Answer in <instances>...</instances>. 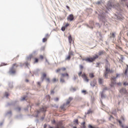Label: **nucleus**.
I'll list each match as a JSON object with an SVG mask.
<instances>
[{"label": "nucleus", "mask_w": 128, "mask_h": 128, "mask_svg": "<svg viewBox=\"0 0 128 128\" xmlns=\"http://www.w3.org/2000/svg\"><path fill=\"white\" fill-rule=\"evenodd\" d=\"M14 68H18V64L14 63L12 64V68L10 69L9 74H16V70Z\"/></svg>", "instance_id": "20e7f679"}, {"label": "nucleus", "mask_w": 128, "mask_h": 128, "mask_svg": "<svg viewBox=\"0 0 128 128\" xmlns=\"http://www.w3.org/2000/svg\"><path fill=\"white\" fill-rule=\"evenodd\" d=\"M96 80H94L90 83L91 86H92L93 88L94 86H96Z\"/></svg>", "instance_id": "1a4fd4ad"}, {"label": "nucleus", "mask_w": 128, "mask_h": 128, "mask_svg": "<svg viewBox=\"0 0 128 128\" xmlns=\"http://www.w3.org/2000/svg\"><path fill=\"white\" fill-rule=\"evenodd\" d=\"M122 120L124 121V118L122 117Z\"/></svg>", "instance_id": "4d7b16f0"}, {"label": "nucleus", "mask_w": 128, "mask_h": 128, "mask_svg": "<svg viewBox=\"0 0 128 128\" xmlns=\"http://www.w3.org/2000/svg\"><path fill=\"white\" fill-rule=\"evenodd\" d=\"M98 82L99 84H102V82H104V80H102V79L99 78H98Z\"/></svg>", "instance_id": "412c9836"}, {"label": "nucleus", "mask_w": 128, "mask_h": 128, "mask_svg": "<svg viewBox=\"0 0 128 128\" xmlns=\"http://www.w3.org/2000/svg\"><path fill=\"white\" fill-rule=\"evenodd\" d=\"M74 124H78V119L74 120Z\"/></svg>", "instance_id": "cd10ccee"}, {"label": "nucleus", "mask_w": 128, "mask_h": 128, "mask_svg": "<svg viewBox=\"0 0 128 128\" xmlns=\"http://www.w3.org/2000/svg\"><path fill=\"white\" fill-rule=\"evenodd\" d=\"M17 110H18V112H20V108H17Z\"/></svg>", "instance_id": "49530a36"}, {"label": "nucleus", "mask_w": 128, "mask_h": 128, "mask_svg": "<svg viewBox=\"0 0 128 128\" xmlns=\"http://www.w3.org/2000/svg\"><path fill=\"white\" fill-rule=\"evenodd\" d=\"M105 52H106L102 50V51H100L98 54V56H102V54H104Z\"/></svg>", "instance_id": "2eb2a0df"}, {"label": "nucleus", "mask_w": 128, "mask_h": 128, "mask_svg": "<svg viewBox=\"0 0 128 128\" xmlns=\"http://www.w3.org/2000/svg\"><path fill=\"white\" fill-rule=\"evenodd\" d=\"M46 40H48V38H44L42 39V42H46Z\"/></svg>", "instance_id": "bb28decb"}, {"label": "nucleus", "mask_w": 128, "mask_h": 128, "mask_svg": "<svg viewBox=\"0 0 128 128\" xmlns=\"http://www.w3.org/2000/svg\"><path fill=\"white\" fill-rule=\"evenodd\" d=\"M66 27H64V26H62V28H61V30H62V32H64V30H66Z\"/></svg>", "instance_id": "c756f323"}, {"label": "nucleus", "mask_w": 128, "mask_h": 128, "mask_svg": "<svg viewBox=\"0 0 128 128\" xmlns=\"http://www.w3.org/2000/svg\"><path fill=\"white\" fill-rule=\"evenodd\" d=\"M81 124H82L83 128H86V122H82Z\"/></svg>", "instance_id": "a878e982"}, {"label": "nucleus", "mask_w": 128, "mask_h": 128, "mask_svg": "<svg viewBox=\"0 0 128 128\" xmlns=\"http://www.w3.org/2000/svg\"><path fill=\"white\" fill-rule=\"evenodd\" d=\"M50 94H54V90H51Z\"/></svg>", "instance_id": "58836bf2"}, {"label": "nucleus", "mask_w": 128, "mask_h": 128, "mask_svg": "<svg viewBox=\"0 0 128 128\" xmlns=\"http://www.w3.org/2000/svg\"><path fill=\"white\" fill-rule=\"evenodd\" d=\"M32 58H34V56H32V54L30 55L28 57H27V60H30Z\"/></svg>", "instance_id": "dca6fc26"}, {"label": "nucleus", "mask_w": 128, "mask_h": 128, "mask_svg": "<svg viewBox=\"0 0 128 128\" xmlns=\"http://www.w3.org/2000/svg\"><path fill=\"white\" fill-rule=\"evenodd\" d=\"M82 94H86V90H82Z\"/></svg>", "instance_id": "c03bdc74"}, {"label": "nucleus", "mask_w": 128, "mask_h": 128, "mask_svg": "<svg viewBox=\"0 0 128 128\" xmlns=\"http://www.w3.org/2000/svg\"><path fill=\"white\" fill-rule=\"evenodd\" d=\"M72 100V98H69L67 100V102L66 104H63L62 106H60L61 110H66V108H68L70 106V102Z\"/></svg>", "instance_id": "7ed1b4c3"}, {"label": "nucleus", "mask_w": 128, "mask_h": 128, "mask_svg": "<svg viewBox=\"0 0 128 128\" xmlns=\"http://www.w3.org/2000/svg\"><path fill=\"white\" fill-rule=\"evenodd\" d=\"M42 81L44 80V79L46 78V73H43L42 74Z\"/></svg>", "instance_id": "5701e85b"}, {"label": "nucleus", "mask_w": 128, "mask_h": 128, "mask_svg": "<svg viewBox=\"0 0 128 128\" xmlns=\"http://www.w3.org/2000/svg\"><path fill=\"white\" fill-rule=\"evenodd\" d=\"M124 86H126V85H128V84H126V82H124Z\"/></svg>", "instance_id": "8fccbe9b"}, {"label": "nucleus", "mask_w": 128, "mask_h": 128, "mask_svg": "<svg viewBox=\"0 0 128 128\" xmlns=\"http://www.w3.org/2000/svg\"><path fill=\"white\" fill-rule=\"evenodd\" d=\"M46 82H48V84H50V78H46Z\"/></svg>", "instance_id": "6ab92c4d"}, {"label": "nucleus", "mask_w": 128, "mask_h": 128, "mask_svg": "<svg viewBox=\"0 0 128 128\" xmlns=\"http://www.w3.org/2000/svg\"><path fill=\"white\" fill-rule=\"evenodd\" d=\"M82 72L81 71L78 73V75L79 76H82Z\"/></svg>", "instance_id": "f704fd0d"}, {"label": "nucleus", "mask_w": 128, "mask_h": 128, "mask_svg": "<svg viewBox=\"0 0 128 128\" xmlns=\"http://www.w3.org/2000/svg\"><path fill=\"white\" fill-rule=\"evenodd\" d=\"M120 76V74H116V77H114L111 78V84H110V86H114V84H116V78H118Z\"/></svg>", "instance_id": "39448f33"}, {"label": "nucleus", "mask_w": 128, "mask_h": 128, "mask_svg": "<svg viewBox=\"0 0 128 128\" xmlns=\"http://www.w3.org/2000/svg\"><path fill=\"white\" fill-rule=\"evenodd\" d=\"M113 8H115L114 6H113Z\"/></svg>", "instance_id": "052dcab7"}, {"label": "nucleus", "mask_w": 128, "mask_h": 128, "mask_svg": "<svg viewBox=\"0 0 128 128\" xmlns=\"http://www.w3.org/2000/svg\"><path fill=\"white\" fill-rule=\"evenodd\" d=\"M108 68H110V63H108V62L106 60V64L105 66L106 72H104V76L106 78H108V74L109 72H110V74H112L114 72V71L112 70H110Z\"/></svg>", "instance_id": "f257e3e1"}, {"label": "nucleus", "mask_w": 128, "mask_h": 128, "mask_svg": "<svg viewBox=\"0 0 128 128\" xmlns=\"http://www.w3.org/2000/svg\"><path fill=\"white\" fill-rule=\"evenodd\" d=\"M58 98H56L55 99H54V100L56 101V102H58Z\"/></svg>", "instance_id": "a18cd8bd"}, {"label": "nucleus", "mask_w": 128, "mask_h": 128, "mask_svg": "<svg viewBox=\"0 0 128 128\" xmlns=\"http://www.w3.org/2000/svg\"><path fill=\"white\" fill-rule=\"evenodd\" d=\"M80 70H82V68H84V66L82 65H80Z\"/></svg>", "instance_id": "a19ab883"}, {"label": "nucleus", "mask_w": 128, "mask_h": 128, "mask_svg": "<svg viewBox=\"0 0 128 128\" xmlns=\"http://www.w3.org/2000/svg\"><path fill=\"white\" fill-rule=\"evenodd\" d=\"M68 56L72 57V56H74V52L72 51H70L68 52Z\"/></svg>", "instance_id": "aec40b11"}, {"label": "nucleus", "mask_w": 128, "mask_h": 128, "mask_svg": "<svg viewBox=\"0 0 128 128\" xmlns=\"http://www.w3.org/2000/svg\"><path fill=\"white\" fill-rule=\"evenodd\" d=\"M26 82H28V80H26Z\"/></svg>", "instance_id": "6e6d98bb"}, {"label": "nucleus", "mask_w": 128, "mask_h": 128, "mask_svg": "<svg viewBox=\"0 0 128 128\" xmlns=\"http://www.w3.org/2000/svg\"><path fill=\"white\" fill-rule=\"evenodd\" d=\"M46 111V107L43 106L42 108H40V110H38L36 112H37L38 114L36 115L35 116H36V118H38V114H40V112H45Z\"/></svg>", "instance_id": "423d86ee"}, {"label": "nucleus", "mask_w": 128, "mask_h": 128, "mask_svg": "<svg viewBox=\"0 0 128 128\" xmlns=\"http://www.w3.org/2000/svg\"><path fill=\"white\" fill-rule=\"evenodd\" d=\"M38 104H37V106H38Z\"/></svg>", "instance_id": "bf43d9fd"}, {"label": "nucleus", "mask_w": 128, "mask_h": 128, "mask_svg": "<svg viewBox=\"0 0 128 128\" xmlns=\"http://www.w3.org/2000/svg\"><path fill=\"white\" fill-rule=\"evenodd\" d=\"M76 88L74 87H71L70 88V92H76Z\"/></svg>", "instance_id": "a211bd4d"}, {"label": "nucleus", "mask_w": 128, "mask_h": 128, "mask_svg": "<svg viewBox=\"0 0 128 128\" xmlns=\"http://www.w3.org/2000/svg\"><path fill=\"white\" fill-rule=\"evenodd\" d=\"M21 100H26V96L22 98Z\"/></svg>", "instance_id": "37998d69"}, {"label": "nucleus", "mask_w": 128, "mask_h": 128, "mask_svg": "<svg viewBox=\"0 0 128 128\" xmlns=\"http://www.w3.org/2000/svg\"><path fill=\"white\" fill-rule=\"evenodd\" d=\"M111 36H110V38H116V33H112L110 34Z\"/></svg>", "instance_id": "4be33fe9"}, {"label": "nucleus", "mask_w": 128, "mask_h": 128, "mask_svg": "<svg viewBox=\"0 0 128 128\" xmlns=\"http://www.w3.org/2000/svg\"><path fill=\"white\" fill-rule=\"evenodd\" d=\"M68 26H70V24L68 23H67L65 24V26H64V27H65V28H68Z\"/></svg>", "instance_id": "473e14b6"}, {"label": "nucleus", "mask_w": 128, "mask_h": 128, "mask_svg": "<svg viewBox=\"0 0 128 128\" xmlns=\"http://www.w3.org/2000/svg\"><path fill=\"white\" fill-rule=\"evenodd\" d=\"M96 58H98V54H96L93 58H82V60H85V62H94Z\"/></svg>", "instance_id": "f03ea898"}, {"label": "nucleus", "mask_w": 128, "mask_h": 128, "mask_svg": "<svg viewBox=\"0 0 128 128\" xmlns=\"http://www.w3.org/2000/svg\"><path fill=\"white\" fill-rule=\"evenodd\" d=\"M117 84H118V86H120V83H118Z\"/></svg>", "instance_id": "864d4df0"}, {"label": "nucleus", "mask_w": 128, "mask_h": 128, "mask_svg": "<svg viewBox=\"0 0 128 128\" xmlns=\"http://www.w3.org/2000/svg\"><path fill=\"white\" fill-rule=\"evenodd\" d=\"M118 122L120 126H122V128H128V126L124 127V125H122V121L121 120H118Z\"/></svg>", "instance_id": "4468645a"}, {"label": "nucleus", "mask_w": 128, "mask_h": 128, "mask_svg": "<svg viewBox=\"0 0 128 128\" xmlns=\"http://www.w3.org/2000/svg\"><path fill=\"white\" fill-rule=\"evenodd\" d=\"M66 8H68L69 10H70V6H66Z\"/></svg>", "instance_id": "09e8293b"}, {"label": "nucleus", "mask_w": 128, "mask_h": 128, "mask_svg": "<svg viewBox=\"0 0 128 128\" xmlns=\"http://www.w3.org/2000/svg\"><path fill=\"white\" fill-rule=\"evenodd\" d=\"M4 96H6V98H8V92H5Z\"/></svg>", "instance_id": "c9c22d12"}, {"label": "nucleus", "mask_w": 128, "mask_h": 128, "mask_svg": "<svg viewBox=\"0 0 128 128\" xmlns=\"http://www.w3.org/2000/svg\"><path fill=\"white\" fill-rule=\"evenodd\" d=\"M60 70H61V69L60 68H58V69L56 70V72H60Z\"/></svg>", "instance_id": "79ce46f5"}, {"label": "nucleus", "mask_w": 128, "mask_h": 128, "mask_svg": "<svg viewBox=\"0 0 128 128\" xmlns=\"http://www.w3.org/2000/svg\"><path fill=\"white\" fill-rule=\"evenodd\" d=\"M92 25L94 26V23H92Z\"/></svg>", "instance_id": "680f3d73"}, {"label": "nucleus", "mask_w": 128, "mask_h": 128, "mask_svg": "<svg viewBox=\"0 0 128 128\" xmlns=\"http://www.w3.org/2000/svg\"><path fill=\"white\" fill-rule=\"evenodd\" d=\"M90 112H92V110H89L87 114H90Z\"/></svg>", "instance_id": "de8ad7c7"}, {"label": "nucleus", "mask_w": 128, "mask_h": 128, "mask_svg": "<svg viewBox=\"0 0 128 128\" xmlns=\"http://www.w3.org/2000/svg\"><path fill=\"white\" fill-rule=\"evenodd\" d=\"M126 92V88H122L120 90V94H124V92Z\"/></svg>", "instance_id": "9b49d317"}, {"label": "nucleus", "mask_w": 128, "mask_h": 128, "mask_svg": "<svg viewBox=\"0 0 128 128\" xmlns=\"http://www.w3.org/2000/svg\"><path fill=\"white\" fill-rule=\"evenodd\" d=\"M128 65H127V68L126 70V71H125V74H126L127 72H128Z\"/></svg>", "instance_id": "72a5a7b5"}, {"label": "nucleus", "mask_w": 128, "mask_h": 128, "mask_svg": "<svg viewBox=\"0 0 128 128\" xmlns=\"http://www.w3.org/2000/svg\"><path fill=\"white\" fill-rule=\"evenodd\" d=\"M60 82H64V79L61 78L60 79Z\"/></svg>", "instance_id": "2f4dec72"}, {"label": "nucleus", "mask_w": 128, "mask_h": 128, "mask_svg": "<svg viewBox=\"0 0 128 128\" xmlns=\"http://www.w3.org/2000/svg\"><path fill=\"white\" fill-rule=\"evenodd\" d=\"M88 76L90 78H94V74L92 72H90L88 74Z\"/></svg>", "instance_id": "9d476101"}, {"label": "nucleus", "mask_w": 128, "mask_h": 128, "mask_svg": "<svg viewBox=\"0 0 128 128\" xmlns=\"http://www.w3.org/2000/svg\"><path fill=\"white\" fill-rule=\"evenodd\" d=\"M96 24L97 26H100V24H98V23H96Z\"/></svg>", "instance_id": "5fc2aeb1"}, {"label": "nucleus", "mask_w": 128, "mask_h": 128, "mask_svg": "<svg viewBox=\"0 0 128 128\" xmlns=\"http://www.w3.org/2000/svg\"><path fill=\"white\" fill-rule=\"evenodd\" d=\"M73 128H76V126H74Z\"/></svg>", "instance_id": "13d9d810"}, {"label": "nucleus", "mask_w": 128, "mask_h": 128, "mask_svg": "<svg viewBox=\"0 0 128 128\" xmlns=\"http://www.w3.org/2000/svg\"><path fill=\"white\" fill-rule=\"evenodd\" d=\"M8 66V64L4 63V62H2V63H1L0 66Z\"/></svg>", "instance_id": "393cba45"}, {"label": "nucleus", "mask_w": 128, "mask_h": 128, "mask_svg": "<svg viewBox=\"0 0 128 128\" xmlns=\"http://www.w3.org/2000/svg\"><path fill=\"white\" fill-rule=\"evenodd\" d=\"M72 57L70 56H67L66 57V60H70V58H71Z\"/></svg>", "instance_id": "b1692460"}, {"label": "nucleus", "mask_w": 128, "mask_h": 128, "mask_svg": "<svg viewBox=\"0 0 128 128\" xmlns=\"http://www.w3.org/2000/svg\"><path fill=\"white\" fill-rule=\"evenodd\" d=\"M112 118H114V117H112V116H110V120H112Z\"/></svg>", "instance_id": "3c124183"}, {"label": "nucleus", "mask_w": 128, "mask_h": 128, "mask_svg": "<svg viewBox=\"0 0 128 128\" xmlns=\"http://www.w3.org/2000/svg\"><path fill=\"white\" fill-rule=\"evenodd\" d=\"M101 98H105L104 94V93H102V94H101Z\"/></svg>", "instance_id": "e433bc0d"}, {"label": "nucleus", "mask_w": 128, "mask_h": 128, "mask_svg": "<svg viewBox=\"0 0 128 128\" xmlns=\"http://www.w3.org/2000/svg\"><path fill=\"white\" fill-rule=\"evenodd\" d=\"M38 84L39 86H40V82H38Z\"/></svg>", "instance_id": "603ef678"}, {"label": "nucleus", "mask_w": 128, "mask_h": 128, "mask_svg": "<svg viewBox=\"0 0 128 128\" xmlns=\"http://www.w3.org/2000/svg\"><path fill=\"white\" fill-rule=\"evenodd\" d=\"M61 70H62V72H66V68H60Z\"/></svg>", "instance_id": "c85d7f7f"}, {"label": "nucleus", "mask_w": 128, "mask_h": 128, "mask_svg": "<svg viewBox=\"0 0 128 128\" xmlns=\"http://www.w3.org/2000/svg\"><path fill=\"white\" fill-rule=\"evenodd\" d=\"M61 76H62V78H64V76H68V73L62 74H61Z\"/></svg>", "instance_id": "f3484780"}, {"label": "nucleus", "mask_w": 128, "mask_h": 128, "mask_svg": "<svg viewBox=\"0 0 128 128\" xmlns=\"http://www.w3.org/2000/svg\"><path fill=\"white\" fill-rule=\"evenodd\" d=\"M82 77L83 78V80L86 82H88L90 80L88 79V76L86 74V73H83L82 74Z\"/></svg>", "instance_id": "0eeeda50"}, {"label": "nucleus", "mask_w": 128, "mask_h": 128, "mask_svg": "<svg viewBox=\"0 0 128 128\" xmlns=\"http://www.w3.org/2000/svg\"><path fill=\"white\" fill-rule=\"evenodd\" d=\"M52 82L54 84V82H58V79H56V78H53L52 80Z\"/></svg>", "instance_id": "f8f14e48"}, {"label": "nucleus", "mask_w": 128, "mask_h": 128, "mask_svg": "<svg viewBox=\"0 0 128 128\" xmlns=\"http://www.w3.org/2000/svg\"><path fill=\"white\" fill-rule=\"evenodd\" d=\"M34 62L35 63L38 62V58H34Z\"/></svg>", "instance_id": "7c9ffc66"}, {"label": "nucleus", "mask_w": 128, "mask_h": 128, "mask_svg": "<svg viewBox=\"0 0 128 128\" xmlns=\"http://www.w3.org/2000/svg\"><path fill=\"white\" fill-rule=\"evenodd\" d=\"M45 36L46 38H50V35H48V34H46Z\"/></svg>", "instance_id": "4c0bfd02"}, {"label": "nucleus", "mask_w": 128, "mask_h": 128, "mask_svg": "<svg viewBox=\"0 0 128 128\" xmlns=\"http://www.w3.org/2000/svg\"><path fill=\"white\" fill-rule=\"evenodd\" d=\"M68 40L70 44H72V36L70 35L68 37Z\"/></svg>", "instance_id": "ddd939ff"}, {"label": "nucleus", "mask_w": 128, "mask_h": 128, "mask_svg": "<svg viewBox=\"0 0 128 128\" xmlns=\"http://www.w3.org/2000/svg\"><path fill=\"white\" fill-rule=\"evenodd\" d=\"M40 60H44V56L42 55H40Z\"/></svg>", "instance_id": "ea45409f"}, {"label": "nucleus", "mask_w": 128, "mask_h": 128, "mask_svg": "<svg viewBox=\"0 0 128 128\" xmlns=\"http://www.w3.org/2000/svg\"><path fill=\"white\" fill-rule=\"evenodd\" d=\"M74 18V15L72 14H71L69 15L67 18L68 20H70V22H72Z\"/></svg>", "instance_id": "6e6552de"}]
</instances>
